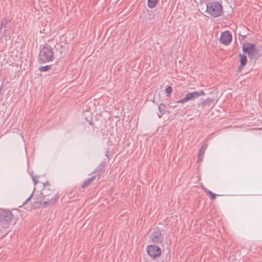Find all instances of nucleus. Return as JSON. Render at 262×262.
I'll list each match as a JSON object with an SVG mask.
<instances>
[{
	"instance_id": "1",
	"label": "nucleus",
	"mask_w": 262,
	"mask_h": 262,
	"mask_svg": "<svg viewBox=\"0 0 262 262\" xmlns=\"http://www.w3.org/2000/svg\"><path fill=\"white\" fill-rule=\"evenodd\" d=\"M54 47L48 43L43 45L40 48L38 55V62L40 63L52 61L54 60Z\"/></svg>"
},
{
	"instance_id": "2",
	"label": "nucleus",
	"mask_w": 262,
	"mask_h": 262,
	"mask_svg": "<svg viewBox=\"0 0 262 262\" xmlns=\"http://www.w3.org/2000/svg\"><path fill=\"white\" fill-rule=\"evenodd\" d=\"M14 216L9 210H3L0 212V226L7 228L15 224Z\"/></svg>"
},
{
	"instance_id": "3",
	"label": "nucleus",
	"mask_w": 262,
	"mask_h": 262,
	"mask_svg": "<svg viewBox=\"0 0 262 262\" xmlns=\"http://www.w3.org/2000/svg\"><path fill=\"white\" fill-rule=\"evenodd\" d=\"M222 5L217 2H212L206 4V12L213 17L220 16L222 13Z\"/></svg>"
},
{
	"instance_id": "4",
	"label": "nucleus",
	"mask_w": 262,
	"mask_h": 262,
	"mask_svg": "<svg viewBox=\"0 0 262 262\" xmlns=\"http://www.w3.org/2000/svg\"><path fill=\"white\" fill-rule=\"evenodd\" d=\"M243 52L247 53L250 59H256L259 57L258 50L256 49L255 45L252 43H245L242 46Z\"/></svg>"
},
{
	"instance_id": "5",
	"label": "nucleus",
	"mask_w": 262,
	"mask_h": 262,
	"mask_svg": "<svg viewBox=\"0 0 262 262\" xmlns=\"http://www.w3.org/2000/svg\"><path fill=\"white\" fill-rule=\"evenodd\" d=\"M205 94L203 91L200 92H193L188 93L185 97L177 101V103H185L189 101L194 100L197 98L205 95Z\"/></svg>"
},
{
	"instance_id": "6",
	"label": "nucleus",
	"mask_w": 262,
	"mask_h": 262,
	"mask_svg": "<svg viewBox=\"0 0 262 262\" xmlns=\"http://www.w3.org/2000/svg\"><path fill=\"white\" fill-rule=\"evenodd\" d=\"M146 250L149 256L153 259L159 256L161 254L160 248L156 245L147 246Z\"/></svg>"
},
{
	"instance_id": "7",
	"label": "nucleus",
	"mask_w": 262,
	"mask_h": 262,
	"mask_svg": "<svg viewBox=\"0 0 262 262\" xmlns=\"http://www.w3.org/2000/svg\"><path fill=\"white\" fill-rule=\"evenodd\" d=\"M150 239L154 243H160L163 240L161 231L159 228H156L150 235Z\"/></svg>"
},
{
	"instance_id": "8",
	"label": "nucleus",
	"mask_w": 262,
	"mask_h": 262,
	"mask_svg": "<svg viewBox=\"0 0 262 262\" xmlns=\"http://www.w3.org/2000/svg\"><path fill=\"white\" fill-rule=\"evenodd\" d=\"M220 42L225 45H228L232 40V35L228 31H224L220 36Z\"/></svg>"
},
{
	"instance_id": "9",
	"label": "nucleus",
	"mask_w": 262,
	"mask_h": 262,
	"mask_svg": "<svg viewBox=\"0 0 262 262\" xmlns=\"http://www.w3.org/2000/svg\"><path fill=\"white\" fill-rule=\"evenodd\" d=\"M57 195L55 194L52 196L49 201H44L42 203V206L44 207H47L48 206L53 205L57 199Z\"/></svg>"
},
{
	"instance_id": "10",
	"label": "nucleus",
	"mask_w": 262,
	"mask_h": 262,
	"mask_svg": "<svg viewBox=\"0 0 262 262\" xmlns=\"http://www.w3.org/2000/svg\"><path fill=\"white\" fill-rule=\"evenodd\" d=\"M159 113L158 114V117L161 118L166 113V105L164 103H160L158 106Z\"/></svg>"
},
{
	"instance_id": "11",
	"label": "nucleus",
	"mask_w": 262,
	"mask_h": 262,
	"mask_svg": "<svg viewBox=\"0 0 262 262\" xmlns=\"http://www.w3.org/2000/svg\"><path fill=\"white\" fill-rule=\"evenodd\" d=\"M239 58H240L241 66L243 67L247 63V57L245 55L241 54L239 55Z\"/></svg>"
},
{
	"instance_id": "12",
	"label": "nucleus",
	"mask_w": 262,
	"mask_h": 262,
	"mask_svg": "<svg viewBox=\"0 0 262 262\" xmlns=\"http://www.w3.org/2000/svg\"><path fill=\"white\" fill-rule=\"evenodd\" d=\"M96 178V176H93L91 178L87 179L84 180L83 184H82V187L84 188L89 185L92 181H93Z\"/></svg>"
},
{
	"instance_id": "13",
	"label": "nucleus",
	"mask_w": 262,
	"mask_h": 262,
	"mask_svg": "<svg viewBox=\"0 0 262 262\" xmlns=\"http://www.w3.org/2000/svg\"><path fill=\"white\" fill-rule=\"evenodd\" d=\"M207 145L204 144V145H203L202 146V147H201V148L199 150V155H198L199 159L201 158V157H202V156L203 157V156L205 154V150L207 148Z\"/></svg>"
},
{
	"instance_id": "14",
	"label": "nucleus",
	"mask_w": 262,
	"mask_h": 262,
	"mask_svg": "<svg viewBox=\"0 0 262 262\" xmlns=\"http://www.w3.org/2000/svg\"><path fill=\"white\" fill-rule=\"evenodd\" d=\"M157 2L158 0H148L147 6L150 8H154L156 6Z\"/></svg>"
},
{
	"instance_id": "15",
	"label": "nucleus",
	"mask_w": 262,
	"mask_h": 262,
	"mask_svg": "<svg viewBox=\"0 0 262 262\" xmlns=\"http://www.w3.org/2000/svg\"><path fill=\"white\" fill-rule=\"evenodd\" d=\"M10 21V20L8 18H5L4 19H3L1 22V24L0 31L1 30H2L3 27H6L7 25L8 24V23Z\"/></svg>"
},
{
	"instance_id": "16",
	"label": "nucleus",
	"mask_w": 262,
	"mask_h": 262,
	"mask_svg": "<svg viewBox=\"0 0 262 262\" xmlns=\"http://www.w3.org/2000/svg\"><path fill=\"white\" fill-rule=\"evenodd\" d=\"M52 68V65H46L45 66H42L39 67V70L40 72H46L50 70Z\"/></svg>"
},
{
	"instance_id": "17",
	"label": "nucleus",
	"mask_w": 262,
	"mask_h": 262,
	"mask_svg": "<svg viewBox=\"0 0 262 262\" xmlns=\"http://www.w3.org/2000/svg\"><path fill=\"white\" fill-rule=\"evenodd\" d=\"M212 101H213V100L211 98H208L206 100H204L202 102V104H203V105H204V106L208 105Z\"/></svg>"
},
{
	"instance_id": "18",
	"label": "nucleus",
	"mask_w": 262,
	"mask_h": 262,
	"mask_svg": "<svg viewBox=\"0 0 262 262\" xmlns=\"http://www.w3.org/2000/svg\"><path fill=\"white\" fill-rule=\"evenodd\" d=\"M172 89L171 86H168L165 90V92L167 96H169L172 93Z\"/></svg>"
},
{
	"instance_id": "19",
	"label": "nucleus",
	"mask_w": 262,
	"mask_h": 262,
	"mask_svg": "<svg viewBox=\"0 0 262 262\" xmlns=\"http://www.w3.org/2000/svg\"><path fill=\"white\" fill-rule=\"evenodd\" d=\"M206 192L209 195L211 199H213L215 198L216 194L212 192L210 190L206 191Z\"/></svg>"
},
{
	"instance_id": "20",
	"label": "nucleus",
	"mask_w": 262,
	"mask_h": 262,
	"mask_svg": "<svg viewBox=\"0 0 262 262\" xmlns=\"http://www.w3.org/2000/svg\"><path fill=\"white\" fill-rule=\"evenodd\" d=\"M33 194H34V192H32V193L31 194V195L29 196V197L26 200V201L25 202V204L29 202V201L31 199V198L32 197Z\"/></svg>"
},
{
	"instance_id": "21",
	"label": "nucleus",
	"mask_w": 262,
	"mask_h": 262,
	"mask_svg": "<svg viewBox=\"0 0 262 262\" xmlns=\"http://www.w3.org/2000/svg\"><path fill=\"white\" fill-rule=\"evenodd\" d=\"M155 15L154 14H152V15H150V16L149 17V19L150 20L152 19H154L155 18Z\"/></svg>"
},
{
	"instance_id": "22",
	"label": "nucleus",
	"mask_w": 262,
	"mask_h": 262,
	"mask_svg": "<svg viewBox=\"0 0 262 262\" xmlns=\"http://www.w3.org/2000/svg\"><path fill=\"white\" fill-rule=\"evenodd\" d=\"M32 179H33V182L34 183V184L36 185L37 183H38V181L37 180H36L35 179V178H34L33 176H32Z\"/></svg>"
}]
</instances>
